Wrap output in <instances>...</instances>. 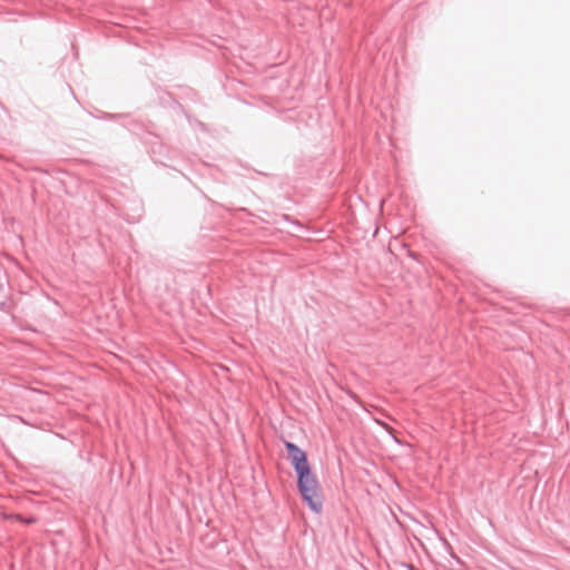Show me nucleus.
Here are the masks:
<instances>
[{
	"label": "nucleus",
	"instance_id": "nucleus-1",
	"mask_svg": "<svg viewBox=\"0 0 570 570\" xmlns=\"http://www.w3.org/2000/svg\"><path fill=\"white\" fill-rule=\"evenodd\" d=\"M285 448L297 474L298 489L303 499L312 510L320 512L322 509L321 488L315 474L312 472L306 453L288 441L285 442Z\"/></svg>",
	"mask_w": 570,
	"mask_h": 570
},
{
	"label": "nucleus",
	"instance_id": "nucleus-2",
	"mask_svg": "<svg viewBox=\"0 0 570 570\" xmlns=\"http://www.w3.org/2000/svg\"><path fill=\"white\" fill-rule=\"evenodd\" d=\"M1 518L3 520H14L26 524H32L37 522V519L35 517L23 518L20 514L1 513Z\"/></svg>",
	"mask_w": 570,
	"mask_h": 570
},
{
	"label": "nucleus",
	"instance_id": "nucleus-3",
	"mask_svg": "<svg viewBox=\"0 0 570 570\" xmlns=\"http://www.w3.org/2000/svg\"><path fill=\"white\" fill-rule=\"evenodd\" d=\"M383 426H384V429L389 430L390 432L392 431V429H390L387 425L384 424Z\"/></svg>",
	"mask_w": 570,
	"mask_h": 570
}]
</instances>
